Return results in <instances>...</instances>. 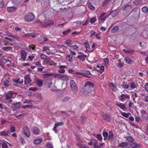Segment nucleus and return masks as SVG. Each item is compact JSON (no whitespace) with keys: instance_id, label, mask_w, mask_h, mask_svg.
<instances>
[{"instance_id":"obj_46","label":"nucleus","mask_w":148,"mask_h":148,"mask_svg":"<svg viewBox=\"0 0 148 148\" xmlns=\"http://www.w3.org/2000/svg\"><path fill=\"white\" fill-rule=\"evenodd\" d=\"M1 144L2 145V148H7L8 147L7 144L4 141L2 142Z\"/></svg>"},{"instance_id":"obj_63","label":"nucleus","mask_w":148,"mask_h":148,"mask_svg":"<svg viewBox=\"0 0 148 148\" xmlns=\"http://www.w3.org/2000/svg\"><path fill=\"white\" fill-rule=\"evenodd\" d=\"M122 86L125 89H127L129 87V85L127 84L123 85H122Z\"/></svg>"},{"instance_id":"obj_33","label":"nucleus","mask_w":148,"mask_h":148,"mask_svg":"<svg viewBox=\"0 0 148 148\" xmlns=\"http://www.w3.org/2000/svg\"><path fill=\"white\" fill-rule=\"evenodd\" d=\"M24 36L26 37H31L32 38H35V35L33 33L27 34H24Z\"/></svg>"},{"instance_id":"obj_20","label":"nucleus","mask_w":148,"mask_h":148,"mask_svg":"<svg viewBox=\"0 0 148 148\" xmlns=\"http://www.w3.org/2000/svg\"><path fill=\"white\" fill-rule=\"evenodd\" d=\"M36 83L38 86L40 87L42 85L43 82L42 80L39 79L37 78L36 81Z\"/></svg>"},{"instance_id":"obj_41","label":"nucleus","mask_w":148,"mask_h":148,"mask_svg":"<svg viewBox=\"0 0 148 148\" xmlns=\"http://www.w3.org/2000/svg\"><path fill=\"white\" fill-rule=\"evenodd\" d=\"M86 55H79L77 58L81 59H83V60H84L85 59V58L86 57Z\"/></svg>"},{"instance_id":"obj_23","label":"nucleus","mask_w":148,"mask_h":148,"mask_svg":"<svg viewBox=\"0 0 148 148\" xmlns=\"http://www.w3.org/2000/svg\"><path fill=\"white\" fill-rule=\"evenodd\" d=\"M3 85L6 88L10 85V82L8 80H6L3 81Z\"/></svg>"},{"instance_id":"obj_11","label":"nucleus","mask_w":148,"mask_h":148,"mask_svg":"<svg viewBox=\"0 0 148 148\" xmlns=\"http://www.w3.org/2000/svg\"><path fill=\"white\" fill-rule=\"evenodd\" d=\"M31 81V78L30 76L28 75H27L24 78V83L25 84L29 83Z\"/></svg>"},{"instance_id":"obj_57","label":"nucleus","mask_w":148,"mask_h":148,"mask_svg":"<svg viewBox=\"0 0 148 148\" xmlns=\"http://www.w3.org/2000/svg\"><path fill=\"white\" fill-rule=\"evenodd\" d=\"M130 87L132 89H134L135 88H136V86L135 83L134 82L132 83Z\"/></svg>"},{"instance_id":"obj_36","label":"nucleus","mask_w":148,"mask_h":148,"mask_svg":"<svg viewBox=\"0 0 148 148\" xmlns=\"http://www.w3.org/2000/svg\"><path fill=\"white\" fill-rule=\"evenodd\" d=\"M2 49L3 50L7 51H8L12 50V47H3Z\"/></svg>"},{"instance_id":"obj_10","label":"nucleus","mask_w":148,"mask_h":148,"mask_svg":"<svg viewBox=\"0 0 148 148\" xmlns=\"http://www.w3.org/2000/svg\"><path fill=\"white\" fill-rule=\"evenodd\" d=\"M21 59L23 60L24 61L25 60L27 56L26 52L25 51H21Z\"/></svg>"},{"instance_id":"obj_52","label":"nucleus","mask_w":148,"mask_h":148,"mask_svg":"<svg viewBox=\"0 0 148 148\" xmlns=\"http://www.w3.org/2000/svg\"><path fill=\"white\" fill-rule=\"evenodd\" d=\"M4 4L5 2L3 1H2L0 2V8H3L4 6Z\"/></svg>"},{"instance_id":"obj_39","label":"nucleus","mask_w":148,"mask_h":148,"mask_svg":"<svg viewBox=\"0 0 148 148\" xmlns=\"http://www.w3.org/2000/svg\"><path fill=\"white\" fill-rule=\"evenodd\" d=\"M142 11L143 13H146L148 12V8L147 7L145 6L142 8Z\"/></svg>"},{"instance_id":"obj_51","label":"nucleus","mask_w":148,"mask_h":148,"mask_svg":"<svg viewBox=\"0 0 148 148\" xmlns=\"http://www.w3.org/2000/svg\"><path fill=\"white\" fill-rule=\"evenodd\" d=\"M126 139L128 141H130L131 142L134 140V139L131 136H127L126 138Z\"/></svg>"},{"instance_id":"obj_6","label":"nucleus","mask_w":148,"mask_h":148,"mask_svg":"<svg viewBox=\"0 0 148 148\" xmlns=\"http://www.w3.org/2000/svg\"><path fill=\"white\" fill-rule=\"evenodd\" d=\"M130 95L127 94H122L119 97V100L123 101L125 100L126 99H129L130 98Z\"/></svg>"},{"instance_id":"obj_54","label":"nucleus","mask_w":148,"mask_h":148,"mask_svg":"<svg viewBox=\"0 0 148 148\" xmlns=\"http://www.w3.org/2000/svg\"><path fill=\"white\" fill-rule=\"evenodd\" d=\"M140 47L142 48H144L145 47L146 44L144 42H141L140 43Z\"/></svg>"},{"instance_id":"obj_15","label":"nucleus","mask_w":148,"mask_h":148,"mask_svg":"<svg viewBox=\"0 0 148 148\" xmlns=\"http://www.w3.org/2000/svg\"><path fill=\"white\" fill-rule=\"evenodd\" d=\"M132 8V5H127L124 7L123 9L126 11L129 12L131 11Z\"/></svg>"},{"instance_id":"obj_7","label":"nucleus","mask_w":148,"mask_h":148,"mask_svg":"<svg viewBox=\"0 0 148 148\" xmlns=\"http://www.w3.org/2000/svg\"><path fill=\"white\" fill-rule=\"evenodd\" d=\"M14 85L16 86H17L18 84H20L23 82V79L18 78V79H13L12 81Z\"/></svg>"},{"instance_id":"obj_40","label":"nucleus","mask_w":148,"mask_h":148,"mask_svg":"<svg viewBox=\"0 0 148 148\" xmlns=\"http://www.w3.org/2000/svg\"><path fill=\"white\" fill-rule=\"evenodd\" d=\"M47 63H49L50 65H53V66H56V63L53 62L52 61H50L49 60H48L47 61Z\"/></svg>"},{"instance_id":"obj_45","label":"nucleus","mask_w":148,"mask_h":148,"mask_svg":"<svg viewBox=\"0 0 148 148\" xmlns=\"http://www.w3.org/2000/svg\"><path fill=\"white\" fill-rule=\"evenodd\" d=\"M109 135H108V138L110 139L113 138V134L112 131H109Z\"/></svg>"},{"instance_id":"obj_26","label":"nucleus","mask_w":148,"mask_h":148,"mask_svg":"<svg viewBox=\"0 0 148 148\" xmlns=\"http://www.w3.org/2000/svg\"><path fill=\"white\" fill-rule=\"evenodd\" d=\"M129 144L132 147V148H136L138 147V145L133 142H131Z\"/></svg>"},{"instance_id":"obj_1","label":"nucleus","mask_w":148,"mask_h":148,"mask_svg":"<svg viewBox=\"0 0 148 148\" xmlns=\"http://www.w3.org/2000/svg\"><path fill=\"white\" fill-rule=\"evenodd\" d=\"M93 84L92 83L87 82H86L84 86V93L87 95H93L95 94Z\"/></svg>"},{"instance_id":"obj_53","label":"nucleus","mask_w":148,"mask_h":148,"mask_svg":"<svg viewBox=\"0 0 148 148\" xmlns=\"http://www.w3.org/2000/svg\"><path fill=\"white\" fill-rule=\"evenodd\" d=\"M97 20V19L95 17H93L91 18L90 20V22L91 23H93L95 22Z\"/></svg>"},{"instance_id":"obj_8","label":"nucleus","mask_w":148,"mask_h":148,"mask_svg":"<svg viewBox=\"0 0 148 148\" xmlns=\"http://www.w3.org/2000/svg\"><path fill=\"white\" fill-rule=\"evenodd\" d=\"M91 75V74L90 71L87 70L84 71L82 72V76L84 77L90 78L91 77L90 76Z\"/></svg>"},{"instance_id":"obj_4","label":"nucleus","mask_w":148,"mask_h":148,"mask_svg":"<svg viewBox=\"0 0 148 148\" xmlns=\"http://www.w3.org/2000/svg\"><path fill=\"white\" fill-rule=\"evenodd\" d=\"M109 16V14L107 15L105 13H102L101 14L100 16L99 17L98 19L99 21L103 23Z\"/></svg>"},{"instance_id":"obj_13","label":"nucleus","mask_w":148,"mask_h":148,"mask_svg":"<svg viewBox=\"0 0 148 148\" xmlns=\"http://www.w3.org/2000/svg\"><path fill=\"white\" fill-rule=\"evenodd\" d=\"M42 141V139L40 138L35 139L33 141V143L34 144L37 145L41 143Z\"/></svg>"},{"instance_id":"obj_35","label":"nucleus","mask_w":148,"mask_h":148,"mask_svg":"<svg viewBox=\"0 0 148 148\" xmlns=\"http://www.w3.org/2000/svg\"><path fill=\"white\" fill-rule=\"evenodd\" d=\"M134 3L135 5H138L142 3L141 0H136L134 1Z\"/></svg>"},{"instance_id":"obj_5","label":"nucleus","mask_w":148,"mask_h":148,"mask_svg":"<svg viewBox=\"0 0 148 148\" xmlns=\"http://www.w3.org/2000/svg\"><path fill=\"white\" fill-rule=\"evenodd\" d=\"M23 132L24 134L27 137H29L30 136L31 134L29 128L27 126L25 127L23 129Z\"/></svg>"},{"instance_id":"obj_55","label":"nucleus","mask_w":148,"mask_h":148,"mask_svg":"<svg viewBox=\"0 0 148 148\" xmlns=\"http://www.w3.org/2000/svg\"><path fill=\"white\" fill-rule=\"evenodd\" d=\"M32 101L31 100H28L27 99H25L23 101L24 103H31Z\"/></svg>"},{"instance_id":"obj_49","label":"nucleus","mask_w":148,"mask_h":148,"mask_svg":"<svg viewBox=\"0 0 148 148\" xmlns=\"http://www.w3.org/2000/svg\"><path fill=\"white\" fill-rule=\"evenodd\" d=\"M96 138L99 140L101 141L102 140V137L100 134H98L96 136Z\"/></svg>"},{"instance_id":"obj_3","label":"nucleus","mask_w":148,"mask_h":148,"mask_svg":"<svg viewBox=\"0 0 148 148\" xmlns=\"http://www.w3.org/2000/svg\"><path fill=\"white\" fill-rule=\"evenodd\" d=\"M70 87L73 92L74 93L77 92L78 90L77 87L74 81L73 80H71L70 82Z\"/></svg>"},{"instance_id":"obj_64","label":"nucleus","mask_w":148,"mask_h":148,"mask_svg":"<svg viewBox=\"0 0 148 148\" xmlns=\"http://www.w3.org/2000/svg\"><path fill=\"white\" fill-rule=\"evenodd\" d=\"M145 88L147 91L148 92V83H147L146 84Z\"/></svg>"},{"instance_id":"obj_56","label":"nucleus","mask_w":148,"mask_h":148,"mask_svg":"<svg viewBox=\"0 0 148 148\" xmlns=\"http://www.w3.org/2000/svg\"><path fill=\"white\" fill-rule=\"evenodd\" d=\"M71 31V30L70 29H69L67 30L64 31L62 33L64 35H66L67 34L69 33Z\"/></svg>"},{"instance_id":"obj_42","label":"nucleus","mask_w":148,"mask_h":148,"mask_svg":"<svg viewBox=\"0 0 148 148\" xmlns=\"http://www.w3.org/2000/svg\"><path fill=\"white\" fill-rule=\"evenodd\" d=\"M88 6L89 8L92 10H94L95 9V7L91 3H88Z\"/></svg>"},{"instance_id":"obj_44","label":"nucleus","mask_w":148,"mask_h":148,"mask_svg":"<svg viewBox=\"0 0 148 148\" xmlns=\"http://www.w3.org/2000/svg\"><path fill=\"white\" fill-rule=\"evenodd\" d=\"M61 78L63 80H67L68 79L69 77L65 75H63L61 77Z\"/></svg>"},{"instance_id":"obj_27","label":"nucleus","mask_w":148,"mask_h":148,"mask_svg":"<svg viewBox=\"0 0 148 148\" xmlns=\"http://www.w3.org/2000/svg\"><path fill=\"white\" fill-rule=\"evenodd\" d=\"M123 51L126 53H129L130 54H133L134 52V51L131 49H123Z\"/></svg>"},{"instance_id":"obj_38","label":"nucleus","mask_w":148,"mask_h":148,"mask_svg":"<svg viewBox=\"0 0 148 148\" xmlns=\"http://www.w3.org/2000/svg\"><path fill=\"white\" fill-rule=\"evenodd\" d=\"M121 114L123 116L126 118H128L129 115H131V114L130 113H126L125 112H122Z\"/></svg>"},{"instance_id":"obj_43","label":"nucleus","mask_w":148,"mask_h":148,"mask_svg":"<svg viewBox=\"0 0 148 148\" xmlns=\"http://www.w3.org/2000/svg\"><path fill=\"white\" fill-rule=\"evenodd\" d=\"M103 135L104 137L107 138L108 136V133L105 130L103 132Z\"/></svg>"},{"instance_id":"obj_30","label":"nucleus","mask_w":148,"mask_h":148,"mask_svg":"<svg viewBox=\"0 0 148 148\" xmlns=\"http://www.w3.org/2000/svg\"><path fill=\"white\" fill-rule=\"evenodd\" d=\"M119 29V27L118 26H115L112 28L111 32L112 33H114L117 32Z\"/></svg>"},{"instance_id":"obj_48","label":"nucleus","mask_w":148,"mask_h":148,"mask_svg":"<svg viewBox=\"0 0 148 148\" xmlns=\"http://www.w3.org/2000/svg\"><path fill=\"white\" fill-rule=\"evenodd\" d=\"M72 56L71 55H68L66 57V59L70 62H71L72 61Z\"/></svg>"},{"instance_id":"obj_62","label":"nucleus","mask_w":148,"mask_h":148,"mask_svg":"<svg viewBox=\"0 0 148 148\" xmlns=\"http://www.w3.org/2000/svg\"><path fill=\"white\" fill-rule=\"evenodd\" d=\"M104 63L105 64H107L108 63V58H106L104 59Z\"/></svg>"},{"instance_id":"obj_50","label":"nucleus","mask_w":148,"mask_h":148,"mask_svg":"<svg viewBox=\"0 0 148 148\" xmlns=\"http://www.w3.org/2000/svg\"><path fill=\"white\" fill-rule=\"evenodd\" d=\"M46 146L47 148H53L52 145L49 143H47Z\"/></svg>"},{"instance_id":"obj_22","label":"nucleus","mask_w":148,"mask_h":148,"mask_svg":"<svg viewBox=\"0 0 148 148\" xmlns=\"http://www.w3.org/2000/svg\"><path fill=\"white\" fill-rule=\"evenodd\" d=\"M84 45H85V47H86V50L85 51H88L90 52H91L93 51V50L90 51L89 50V45L87 41L85 42L84 43Z\"/></svg>"},{"instance_id":"obj_14","label":"nucleus","mask_w":148,"mask_h":148,"mask_svg":"<svg viewBox=\"0 0 148 148\" xmlns=\"http://www.w3.org/2000/svg\"><path fill=\"white\" fill-rule=\"evenodd\" d=\"M116 105L123 110H125L127 109V108L124 104L121 103H117Z\"/></svg>"},{"instance_id":"obj_32","label":"nucleus","mask_w":148,"mask_h":148,"mask_svg":"<svg viewBox=\"0 0 148 148\" xmlns=\"http://www.w3.org/2000/svg\"><path fill=\"white\" fill-rule=\"evenodd\" d=\"M21 102L15 103L14 105V108H15L16 109L18 108L21 105Z\"/></svg>"},{"instance_id":"obj_37","label":"nucleus","mask_w":148,"mask_h":148,"mask_svg":"<svg viewBox=\"0 0 148 148\" xmlns=\"http://www.w3.org/2000/svg\"><path fill=\"white\" fill-rule=\"evenodd\" d=\"M70 99V98L69 97H66L62 99V101L63 102H65L69 101Z\"/></svg>"},{"instance_id":"obj_58","label":"nucleus","mask_w":148,"mask_h":148,"mask_svg":"<svg viewBox=\"0 0 148 148\" xmlns=\"http://www.w3.org/2000/svg\"><path fill=\"white\" fill-rule=\"evenodd\" d=\"M47 50H49V51H50L49 49V48L48 47H43V49L42 50V51H47Z\"/></svg>"},{"instance_id":"obj_47","label":"nucleus","mask_w":148,"mask_h":148,"mask_svg":"<svg viewBox=\"0 0 148 148\" xmlns=\"http://www.w3.org/2000/svg\"><path fill=\"white\" fill-rule=\"evenodd\" d=\"M126 62L127 64H130L132 60L129 59L128 57H126L125 59Z\"/></svg>"},{"instance_id":"obj_19","label":"nucleus","mask_w":148,"mask_h":148,"mask_svg":"<svg viewBox=\"0 0 148 148\" xmlns=\"http://www.w3.org/2000/svg\"><path fill=\"white\" fill-rule=\"evenodd\" d=\"M118 62L116 64L117 66L120 68H121L123 65L124 62L123 61V59H121L118 60Z\"/></svg>"},{"instance_id":"obj_34","label":"nucleus","mask_w":148,"mask_h":148,"mask_svg":"<svg viewBox=\"0 0 148 148\" xmlns=\"http://www.w3.org/2000/svg\"><path fill=\"white\" fill-rule=\"evenodd\" d=\"M129 144V143L126 142H123L121 143L120 145L119 146L121 147L125 148L127 147V146Z\"/></svg>"},{"instance_id":"obj_29","label":"nucleus","mask_w":148,"mask_h":148,"mask_svg":"<svg viewBox=\"0 0 148 148\" xmlns=\"http://www.w3.org/2000/svg\"><path fill=\"white\" fill-rule=\"evenodd\" d=\"M103 116L105 120L108 122L110 121V117L108 114H104Z\"/></svg>"},{"instance_id":"obj_61","label":"nucleus","mask_w":148,"mask_h":148,"mask_svg":"<svg viewBox=\"0 0 148 148\" xmlns=\"http://www.w3.org/2000/svg\"><path fill=\"white\" fill-rule=\"evenodd\" d=\"M110 1V0H105L103 3V6L106 5Z\"/></svg>"},{"instance_id":"obj_18","label":"nucleus","mask_w":148,"mask_h":148,"mask_svg":"<svg viewBox=\"0 0 148 148\" xmlns=\"http://www.w3.org/2000/svg\"><path fill=\"white\" fill-rule=\"evenodd\" d=\"M32 131L33 134L35 135H38L40 133L39 129L35 127H33L32 129Z\"/></svg>"},{"instance_id":"obj_2","label":"nucleus","mask_w":148,"mask_h":148,"mask_svg":"<svg viewBox=\"0 0 148 148\" xmlns=\"http://www.w3.org/2000/svg\"><path fill=\"white\" fill-rule=\"evenodd\" d=\"M24 18L26 21L30 22L35 19V16L33 13H29L25 15Z\"/></svg>"},{"instance_id":"obj_60","label":"nucleus","mask_w":148,"mask_h":148,"mask_svg":"<svg viewBox=\"0 0 148 148\" xmlns=\"http://www.w3.org/2000/svg\"><path fill=\"white\" fill-rule=\"evenodd\" d=\"M135 119L136 121L137 122H140V121H141V118L139 117H138V116L135 117Z\"/></svg>"},{"instance_id":"obj_16","label":"nucleus","mask_w":148,"mask_h":148,"mask_svg":"<svg viewBox=\"0 0 148 148\" xmlns=\"http://www.w3.org/2000/svg\"><path fill=\"white\" fill-rule=\"evenodd\" d=\"M13 94H14V93L12 91H9L8 92V93L7 94H6V93H5V95H6L5 98L6 99L11 98L13 96Z\"/></svg>"},{"instance_id":"obj_31","label":"nucleus","mask_w":148,"mask_h":148,"mask_svg":"<svg viewBox=\"0 0 148 148\" xmlns=\"http://www.w3.org/2000/svg\"><path fill=\"white\" fill-rule=\"evenodd\" d=\"M7 35L8 36L10 37H12L14 38V39L16 40H18V37L15 36L13 35V34L10 33V32H7Z\"/></svg>"},{"instance_id":"obj_21","label":"nucleus","mask_w":148,"mask_h":148,"mask_svg":"<svg viewBox=\"0 0 148 148\" xmlns=\"http://www.w3.org/2000/svg\"><path fill=\"white\" fill-rule=\"evenodd\" d=\"M109 86L110 88L114 92H116L117 90L116 86L113 83H110L109 84Z\"/></svg>"},{"instance_id":"obj_24","label":"nucleus","mask_w":148,"mask_h":148,"mask_svg":"<svg viewBox=\"0 0 148 148\" xmlns=\"http://www.w3.org/2000/svg\"><path fill=\"white\" fill-rule=\"evenodd\" d=\"M65 66H60L59 67L60 69L58 70V72L59 73H64L65 72V70L64 69V68H66Z\"/></svg>"},{"instance_id":"obj_12","label":"nucleus","mask_w":148,"mask_h":148,"mask_svg":"<svg viewBox=\"0 0 148 148\" xmlns=\"http://www.w3.org/2000/svg\"><path fill=\"white\" fill-rule=\"evenodd\" d=\"M17 9V8L14 6L8 7L7 8V11L9 12H14Z\"/></svg>"},{"instance_id":"obj_25","label":"nucleus","mask_w":148,"mask_h":148,"mask_svg":"<svg viewBox=\"0 0 148 148\" xmlns=\"http://www.w3.org/2000/svg\"><path fill=\"white\" fill-rule=\"evenodd\" d=\"M95 142L93 144L94 148H101L100 146L98 144V141L96 139L94 140Z\"/></svg>"},{"instance_id":"obj_28","label":"nucleus","mask_w":148,"mask_h":148,"mask_svg":"<svg viewBox=\"0 0 148 148\" xmlns=\"http://www.w3.org/2000/svg\"><path fill=\"white\" fill-rule=\"evenodd\" d=\"M117 14V11L115 10L111 12H110V13L108 14H109V15L111 14L112 17H114L116 16Z\"/></svg>"},{"instance_id":"obj_59","label":"nucleus","mask_w":148,"mask_h":148,"mask_svg":"<svg viewBox=\"0 0 148 148\" xmlns=\"http://www.w3.org/2000/svg\"><path fill=\"white\" fill-rule=\"evenodd\" d=\"M29 90L30 91H35L37 90V89L35 87H30L29 88Z\"/></svg>"},{"instance_id":"obj_9","label":"nucleus","mask_w":148,"mask_h":148,"mask_svg":"<svg viewBox=\"0 0 148 148\" xmlns=\"http://www.w3.org/2000/svg\"><path fill=\"white\" fill-rule=\"evenodd\" d=\"M63 124V123L62 122H58L55 123L53 128V130L54 131L55 133H57V127L58 126L62 125Z\"/></svg>"},{"instance_id":"obj_17","label":"nucleus","mask_w":148,"mask_h":148,"mask_svg":"<svg viewBox=\"0 0 148 148\" xmlns=\"http://www.w3.org/2000/svg\"><path fill=\"white\" fill-rule=\"evenodd\" d=\"M96 70L99 72L101 73L104 71V67L102 66H100L97 65L96 67Z\"/></svg>"}]
</instances>
